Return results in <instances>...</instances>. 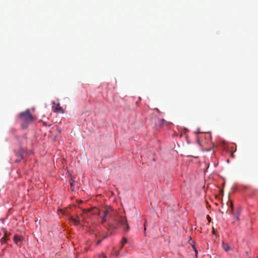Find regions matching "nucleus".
I'll list each match as a JSON object with an SVG mask.
<instances>
[{"instance_id": "obj_1", "label": "nucleus", "mask_w": 258, "mask_h": 258, "mask_svg": "<svg viewBox=\"0 0 258 258\" xmlns=\"http://www.w3.org/2000/svg\"><path fill=\"white\" fill-rule=\"evenodd\" d=\"M108 226L110 229H121L125 232L130 230L126 217L116 215V212L112 219L108 220Z\"/></svg>"}, {"instance_id": "obj_2", "label": "nucleus", "mask_w": 258, "mask_h": 258, "mask_svg": "<svg viewBox=\"0 0 258 258\" xmlns=\"http://www.w3.org/2000/svg\"><path fill=\"white\" fill-rule=\"evenodd\" d=\"M115 214V211L111 208H107L103 212V215L101 216V224H104L108 221L107 217H109L110 219H112L113 216Z\"/></svg>"}, {"instance_id": "obj_3", "label": "nucleus", "mask_w": 258, "mask_h": 258, "mask_svg": "<svg viewBox=\"0 0 258 258\" xmlns=\"http://www.w3.org/2000/svg\"><path fill=\"white\" fill-rule=\"evenodd\" d=\"M19 117L22 120L26 123L32 122L34 120L33 116L28 109L26 110L25 112L21 113Z\"/></svg>"}, {"instance_id": "obj_4", "label": "nucleus", "mask_w": 258, "mask_h": 258, "mask_svg": "<svg viewBox=\"0 0 258 258\" xmlns=\"http://www.w3.org/2000/svg\"><path fill=\"white\" fill-rule=\"evenodd\" d=\"M168 123L164 119H158V122H157L158 125L160 127H162V126H163L165 125H167Z\"/></svg>"}, {"instance_id": "obj_5", "label": "nucleus", "mask_w": 258, "mask_h": 258, "mask_svg": "<svg viewBox=\"0 0 258 258\" xmlns=\"http://www.w3.org/2000/svg\"><path fill=\"white\" fill-rule=\"evenodd\" d=\"M55 111L56 112H59L61 113H63V110L61 107L60 106L59 103H57L55 104Z\"/></svg>"}, {"instance_id": "obj_6", "label": "nucleus", "mask_w": 258, "mask_h": 258, "mask_svg": "<svg viewBox=\"0 0 258 258\" xmlns=\"http://www.w3.org/2000/svg\"><path fill=\"white\" fill-rule=\"evenodd\" d=\"M24 152V149L20 148L19 149V151L16 153V155L18 158H23Z\"/></svg>"}, {"instance_id": "obj_7", "label": "nucleus", "mask_w": 258, "mask_h": 258, "mask_svg": "<svg viewBox=\"0 0 258 258\" xmlns=\"http://www.w3.org/2000/svg\"><path fill=\"white\" fill-rule=\"evenodd\" d=\"M222 247L226 251H228L230 249L229 244L224 242L222 243Z\"/></svg>"}, {"instance_id": "obj_8", "label": "nucleus", "mask_w": 258, "mask_h": 258, "mask_svg": "<svg viewBox=\"0 0 258 258\" xmlns=\"http://www.w3.org/2000/svg\"><path fill=\"white\" fill-rule=\"evenodd\" d=\"M8 238H7V233H6L5 236L1 238V241L2 243H4L6 242Z\"/></svg>"}, {"instance_id": "obj_9", "label": "nucleus", "mask_w": 258, "mask_h": 258, "mask_svg": "<svg viewBox=\"0 0 258 258\" xmlns=\"http://www.w3.org/2000/svg\"><path fill=\"white\" fill-rule=\"evenodd\" d=\"M70 220L74 223L75 225H78L79 224V221L77 219H74L72 217L70 218Z\"/></svg>"}, {"instance_id": "obj_10", "label": "nucleus", "mask_w": 258, "mask_h": 258, "mask_svg": "<svg viewBox=\"0 0 258 258\" xmlns=\"http://www.w3.org/2000/svg\"><path fill=\"white\" fill-rule=\"evenodd\" d=\"M107 237V235H105V236H104L102 239H99L97 241V243H96V245H99L100 244V243L101 242V241L103 240V239L106 238V237Z\"/></svg>"}, {"instance_id": "obj_11", "label": "nucleus", "mask_w": 258, "mask_h": 258, "mask_svg": "<svg viewBox=\"0 0 258 258\" xmlns=\"http://www.w3.org/2000/svg\"><path fill=\"white\" fill-rule=\"evenodd\" d=\"M126 242H127V239L123 237V238H122V239L120 242V244L124 245Z\"/></svg>"}, {"instance_id": "obj_12", "label": "nucleus", "mask_w": 258, "mask_h": 258, "mask_svg": "<svg viewBox=\"0 0 258 258\" xmlns=\"http://www.w3.org/2000/svg\"><path fill=\"white\" fill-rule=\"evenodd\" d=\"M14 240L15 241V242H17L18 241H20L21 240V237L15 236Z\"/></svg>"}, {"instance_id": "obj_13", "label": "nucleus", "mask_w": 258, "mask_h": 258, "mask_svg": "<svg viewBox=\"0 0 258 258\" xmlns=\"http://www.w3.org/2000/svg\"><path fill=\"white\" fill-rule=\"evenodd\" d=\"M75 180H74V179H71V182H70V184H71V187H74V185H75Z\"/></svg>"}, {"instance_id": "obj_14", "label": "nucleus", "mask_w": 258, "mask_h": 258, "mask_svg": "<svg viewBox=\"0 0 258 258\" xmlns=\"http://www.w3.org/2000/svg\"><path fill=\"white\" fill-rule=\"evenodd\" d=\"M99 258H107L106 256L104 253H101L98 255Z\"/></svg>"}, {"instance_id": "obj_15", "label": "nucleus", "mask_w": 258, "mask_h": 258, "mask_svg": "<svg viewBox=\"0 0 258 258\" xmlns=\"http://www.w3.org/2000/svg\"><path fill=\"white\" fill-rule=\"evenodd\" d=\"M146 222L145 221V223H144V235L146 236Z\"/></svg>"}, {"instance_id": "obj_16", "label": "nucleus", "mask_w": 258, "mask_h": 258, "mask_svg": "<svg viewBox=\"0 0 258 258\" xmlns=\"http://www.w3.org/2000/svg\"><path fill=\"white\" fill-rule=\"evenodd\" d=\"M22 158H18L15 161V163H18L21 161Z\"/></svg>"}, {"instance_id": "obj_17", "label": "nucleus", "mask_w": 258, "mask_h": 258, "mask_svg": "<svg viewBox=\"0 0 258 258\" xmlns=\"http://www.w3.org/2000/svg\"><path fill=\"white\" fill-rule=\"evenodd\" d=\"M89 211H90V210H89V209H83V213H88V212H89Z\"/></svg>"}, {"instance_id": "obj_18", "label": "nucleus", "mask_w": 258, "mask_h": 258, "mask_svg": "<svg viewBox=\"0 0 258 258\" xmlns=\"http://www.w3.org/2000/svg\"><path fill=\"white\" fill-rule=\"evenodd\" d=\"M212 233L215 234H216V231L215 228L213 227L212 230Z\"/></svg>"}, {"instance_id": "obj_19", "label": "nucleus", "mask_w": 258, "mask_h": 258, "mask_svg": "<svg viewBox=\"0 0 258 258\" xmlns=\"http://www.w3.org/2000/svg\"><path fill=\"white\" fill-rule=\"evenodd\" d=\"M207 219H208L209 222L211 221V218L209 216H207Z\"/></svg>"}, {"instance_id": "obj_20", "label": "nucleus", "mask_w": 258, "mask_h": 258, "mask_svg": "<svg viewBox=\"0 0 258 258\" xmlns=\"http://www.w3.org/2000/svg\"><path fill=\"white\" fill-rule=\"evenodd\" d=\"M194 250H195V252H196V256H197L198 250H197V249H196V248H195Z\"/></svg>"}, {"instance_id": "obj_21", "label": "nucleus", "mask_w": 258, "mask_h": 258, "mask_svg": "<svg viewBox=\"0 0 258 258\" xmlns=\"http://www.w3.org/2000/svg\"><path fill=\"white\" fill-rule=\"evenodd\" d=\"M194 250H195V252H196V256H197L198 250H197V249H196V248H195Z\"/></svg>"}, {"instance_id": "obj_22", "label": "nucleus", "mask_w": 258, "mask_h": 258, "mask_svg": "<svg viewBox=\"0 0 258 258\" xmlns=\"http://www.w3.org/2000/svg\"><path fill=\"white\" fill-rule=\"evenodd\" d=\"M118 254H119V252L118 251H115V254L116 256H118Z\"/></svg>"}, {"instance_id": "obj_23", "label": "nucleus", "mask_w": 258, "mask_h": 258, "mask_svg": "<svg viewBox=\"0 0 258 258\" xmlns=\"http://www.w3.org/2000/svg\"><path fill=\"white\" fill-rule=\"evenodd\" d=\"M234 218L237 220H239V218L238 216H236L235 217H234Z\"/></svg>"}, {"instance_id": "obj_24", "label": "nucleus", "mask_w": 258, "mask_h": 258, "mask_svg": "<svg viewBox=\"0 0 258 258\" xmlns=\"http://www.w3.org/2000/svg\"><path fill=\"white\" fill-rule=\"evenodd\" d=\"M124 245L120 244V249H122Z\"/></svg>"}, {"instance_id": "obj_25", "label": "nucleus", "mask_w": 258, "mask_h": 258, "mask_svg": "<svg viewBox=\"0 0 258 258\" xmlns=\"http://www.w3.org/2000/svg\"><path fill=\"white\" fill-rule=\"evenodd\" d=\"M192 246L194 249H195V248H196V247H195L194 244H192Z\"/></svg>"}]
</instances>
